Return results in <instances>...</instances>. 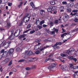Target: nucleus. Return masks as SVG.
I'll return each instance as SVG.
<instances>
[{
    "mask_svg": "<svg viewBox=\"0 0 78 78\" xmlns=\"http://www.w3.org/2000/svg\"><path fill=\"white\" fill-rule=\"evenodd\" d=\"M11 44V41H10L7 43H3L2 42L1 44V47H4L5 48H7L9 47L10 44Z\"/></svg>",
    "mask_w": 78,
    "mask_h": 78,
    "instance_id": "obj_1",
    "label": "nucleus"
},
{
    "mask_svg": "<svg viewBox=\"0 0 78 78\" xmlns=\"http://www.w3.org/2000/svg\"><path fill=\"white\" fill-rule=\"evenodd\" d=\"M75 51V49L74 48H73V49L71 50H68L66 51L65 52V53H66L69 55H72V52H73V51Z\"/></svg>",
    "mask_w": 78,
    "mask_h": 78,
    "instance_id": "obj_2",
    "label": "nucleus"
},
{
    "mask_svg": "<svg viewBox=\"0 0 78 78\" xmlns=\"http://www.w3.org/2000/svg\"><path fill=\"white\" fill-rule=\"evenodd\" d=\"M54 8L57 9V7L56 6L54 7L51 5L49 6V8L47 10L48 12H50V11H54V10H55V9H54Z\"/></svg>",
    "mask_w": 78,
    "mask_h": 78,
    "instance_id": "obj_3",
    "label": "nucleus"
},
{
    "mask_svg": "<svg viewBox=\"0 0 78 78\" xmlns=\"http://www.w3.org/2000/svg\"><path fill=\"white\" fill-rule=\"evenodd\" d=\"M5 49H3L0 51L1 53H3L2 54V56H7L8 55V51H5Z\"/></svg>",
    "mask_w": 78,
    "mask_h": 78,
    "instance_id": "obj_4",
    "label": "nucleus"
},
{
    "mask_svg": "<svg viewBox=\"0 0 78 78\" xmlns=\"http://www.w3.org/2000/svg\"><path fill=\"white\" fill-rule=\"evenodd\" d=\"M14 49L13 48H12L10 49L8 52V54H9L10 56H12L13 55V52H14Z\"/></svg>",
    "mask_w": 78,
    "mask_h": 78,
    "instance_id": "obj_5",
    "label": "nucleus"
},
{
    "mask_svg": "<svg viewBox=\"0 0 78 78\" xmlns=\"http://www.w3.org/2000/svg\"><path fill=\"white\" fill-rule=\"evenodd\" d=\"M56 65V64L52 63L51 66H49L48 67V69H51L54 68V67H55Z\"/></svg>",
    "mask_w": 78,
    "mask_h": 78,
    "instance_id": "obj_6",
    "label": "nucleus"
},
{
    "mask_svg": "<svg viewBox=\"0 0 78 78\" xmlns=\"http://www.w3.org/2000/svg\"><path fill=\"white\" fill-rule=\"evenodd\" d=\"M11 35L9 37V38H10V40H12V39H14L15 36L12 35V34L14 32L13 30H11Z\"/></svg>",
    "mask_w": 78,
    "mask_h": 78,
    "instance_id": "obj_7",
    "label": "nucleus"
},
{
    "mask_svg": "<svg viewBox=\"0 0 78 78\" xmlns=\"http://www.w3.org/2000/svg\"><path fill=\"white\" fill-rule=\"evenodd\" d=\"M25 55L27 56H28L33 55V52L31 51H26Z\"/></svg>",
    "mask_w": 78,
    "mask_h": 78,
    "instance_id": "obj_8",
    "label": "nucleus"
},
{
    "mask_svg": "<svg viewBox=\"0 0 78 78\" xmlns=\"http://www.w3.org/2000/svg\"><path fill=\"white\" fill-rule=\"evenodd\" d=\"M30 16L31 15H30L29 16V14L28 13L26 14L24 17L23 18V20H25V19H28V17H29V18L30 19Z\"/></svg>",
    "mask_w": 78,
    "mask_h": 78,
    "instance_id": "obj_9",
    "label": "nucleus"
},
{
    "mask_svg": "<svg viewBox=\"0 0 78 78\" xmlns=\"http://www.w3.org/2000/svg\"><path fill=\"white\" fill-rule=\"evenodd\" d=\"M75 74L73 75V77L74 78H78V75L77 74L78 73V71L75 72Z\"/></svg>",
    "mask_w": 78,
    "mask_h": 78,
    "instance_id": "obj_10",
    "label": "nucleus"
},
{
    "mask_svg": "<svg viewBox=\"0 0 78 78\" xmlns=\"http://www.w3.org/2000/svg\"><path fill=\"white\" fill-rule=\"evenodd\" d=\"M45 11L44 10H40V14H41V16L43 15V13H45Z\"/></svg>",
    "mask_w": 78,
    "mask_h": 78,
    "instance_id": "obj_11",
    "label": "nucleus"
},
{
    "mask_svg": "<svg viewBox=\"0 0 78 78\" xmlns=\"http://www.w3.org/2000/svg\"><path fill=\"white\" fill-rule=\"evenodd\" d=\"M61 68L63 70H66V69H67V66L66 65L62 66Z\"/></svg>",
    "mask_w": 78,
    "mask_h": 78,
    "instance_id": "obj_12",
    "label": "nucleus"
},
{
    "mask_svg": "<svg viewBox=\"0 0 78 78\" xmlns=\"http://www.w3.org/2000/svg\"><path fill=\"white\" fill-rule=\"evenodd\" d=\"M66 35H67V33H65L61 35V37H62V39H63V38H64V36H66Z\"/></svg>",
    "mask_w": 78,
    "mask_h": 78,
    "instance_id": "obj_13",
    "label": "nucleus"
},
{
    "mask_svg": "<svg viewBox=\"0 0 78 78\" xmlns=\"http://www.w3.org/2000/svg\"><path fill=\"white\" fill-rule=\"evenodd\" d=\"M25 35H21L18 37V38L19 39H20L22 38H23V37H25Z\"/></svg>",
    "mask_w": 78,
    "mask_h": 78,
    "instance_id": "obj_14",
    "label": "nucleus"
},
{
    "mask_svg": "<svg viewBox=\"0 0 78 78\" xmlns=\"http://www.w3.org/2000/svg\"><path fill=\"white\" fill-rule=\"evenodd\" d=\"M7 27H8L7 29H9V27H10V26L11 25V23H10L9 22H7Z\"/></svg>",
    "mask_w": 78,
    "mask_h": 78,
    "instance_id": "obj_15",
    "label": "nucleus"
},
{
    "mask_svg": "<svg viewBox=\"0 0 78 78\" xmlns=\"http://www.w3.org/2000/svg\"><path fill=\"white\" fill-rule=\"evenodd\" d=\"M20 34V33L19 32V33L18 34H17V32L16 31L14 34V36H16V37H17Z\"/></svg>",
    "mask_w": 78,
    "mask_h": 78,
    "instance_id": "obj_16",
    "label": "nucleus"
},
{
    "mask_svg": "<svg viewBox=\"0 0 78 78\" xmlns=\"http://www.w3.org/2000/svg\"><path fill=\"white\" fill-rule=\"evenodd\" d=\"M51 5H54L55 4V1L52 0L50 2Z\"/></svg>",
    "mask_w": 78,
    "mask_h": 78,
    "instance_id": "obj_17",
    "label": "nucleus"
},
{
    "mask_svg": "<svg viewBox=\"0 0 78 78\" xmlns=\"http://www.w3.org/2000/svg\"><path fill=\"white\" fill-rule=\"evenodd\" d=\"M33 59H34V58H27V61H30V62L33 61Z\"/></svg>",
    "mask_w": 78,
    "mask_h": 78,
    "instance_id": "obj_18",
    "label": "nucleus"
},
{
    "mask_svg": "<svg viewBox=\"0 0 78 78\" xmlns=\"http://www.w3.org/2000/svg\"><path fill=\"white\" fill-rule=\"evenodd\" d=\"M70 32H68L67 33V34H69L68 35V37H68V39H70V37H71V35L70 34Z\"/></svg>",
    "mask_w": 78,
    "mask_h": 78,
    "instance_id": "obj_19",
    "label": "nucleus"
},
{
    "mask_svg": "<svg viewBox=\"0 0 78 78\" xmlns=\"http://www.w3.org/2000/svg\"><path fill=\"white\" fill-rule=\"evenodd\" d=\"M30 5L31 7H32V8H34L35 7V6L34 5V3L33 2H31L30 3Z\"/></svg>",
    "mask_w": 78,
    "mask_h": 78,
    "instance_id": "obj_20",
    "label": "nucleus"
},
{
    "mask_svg": "<svg viewBox=\"0 0 78 78\" xmlns=\"http://www.w3.org/2000/svg\"><path fill=\"white\" fill-rule=\"evenodd\" d=\"M44 23H45V21L44 20H42L40 22V25H42V24H44Z\"/></svg>",
    "mask_w": 78,
    "mask_h": 78,
    "instance_id": "obj_21",
    "label": "nucleus"
},
{
    "mask_svg": "<svg viewBox=\"0 0 78 78\" xmlns=\"http://www.w3.org/2000/svg\"><path fill=\"white\" fill-rule=\"evenodd\" d=\"M38 49H39V46L37 45L34 47V50H37Z\"/></svg>",
    "mask_w": 78,
    "mask_h": 78,
    "instance_id": "obj_22",
    "label": "nucleus"
},
{
    "mask_svg": "<svg viewBox=\"0 0 78 78\" xmlns=\"http://www.w3.org/2000/svg\"><path fill=\"white\" fill-rule=\"evenodd\" d=\"M25 61V59H21L19 60L18 62H23Z\"/></svg>",
    "mask_w": 78,
    "mask_h": 78,
    "instance_id": "obj_23",
    "label": "nucleus"
},
{
    "mask_svg": "<svg viewBox=\"0 0 78 78\" xmlns=\"http://www.w3.org/2000/svg\"><path fill=\"white\" fill-rule=\"evenodd\" d=\"M68 19L64 17V16H63V20H64V22H66V21H67V20H68Z\"/></svg>",
    "mask_w": 78,
    "mask_h": 78,
    "instance_id": "obj_24",
    "label": "nucleus"
},
{
    "mask_svg": "<svg viewBox=\"0 0 78 78\" xmlns=\"http://www.w3.org/2000/svg\"><path fill=\"white\" fill-rule=\"evenodd\" d=\"M52 40H53V39L51 37H49L47 39V41L49 42H51Z\"/></svg>",
    "mask_w": 78,
    "mask_h": 78,
    "instance_id": "obj_25",
    "label": "nucleus"
},
{
    "mask_svg": "<svg viewBox=\"0 0 78 78\" xmlns=\"http://www.w3.org/2000/svg\"><path fill=\"white\" fill-rule=\"evenodd\" d=\"M58 45H59L58 42H56L55 44H54V45L52 46V47L54 48V47H55L56 46H57Z\"/></svg>",
    "mask_w": 78,
    "mask_h": 78,
    "instance_id": "obj_26",
    "label": "nucleus"
},
{
    "mask_svg": "<svg viewBox=\"0 0 78 78\" xmlns=\"http://www.w3.org/2000/svg\"><path fill=\"white\" fill-rule=\"evenodd\" d=\"M63 17H65V18L68 19H69V16H68L67 14H65Z\"/></svg>",
    "mask_w": 78,
    "mask_h": 78,
    "instance_id": "obj_27",
    "label": "nucleus"
},
{
    "mask_svg": "<svg viewBox=\"0 0 78 78\" xmlns=\"http://www.w3.org/2000/svg\"><path fill=\"white\" fill-rule=\"evenodd\" d=\"M72 10H71V9L69 8L68 9H66V11L68 12H70Z\"/></svg>",
    "mask_w": 78,
    "mask_h": 78,
    "instance_id": "obj_28",
    "label": "nucleus"
},
{
    "mask_svg": "<svg viewBox=\"0 0 78 78\" xmlns=\"http://www.w3.org/2000/svg\"><path fill=\"white\" fill-rule=\"evenodd\" d=\"M4 61H5V62L6 63H7L9 61V58H6L4 60Z\"/></svg>",
    "mask_w": 78,
    "mask_h": 78,
    "instance_id": "obj_29",
    "label": "nucleus"
},
{
    "mask_svg": "<svg viewBox=\"0 0 78 78\" xmlns=\"http://www.w3.org/2000/svg\"><path fill=\"white\" fill-rule=\"evenodd\" d=\"M12 60L10 61L9 62L8 65V66H11V64H12Z\"/></svg>",
    "mask_w": 78,
    "mask_h": 78,
    "instance_id": "obj_30",
    "label": "nucleus"
},
{
    "mask_svg": "<svg viewBox=\"0 0 78 78\" xmlns=\"http://www.w3.org/2000/svg\"><path fill=\"white\" fill-rule=\"evenodd\" d=\"M31 69H32V68L31 67L30 68L29 67H27L25 68V69L26 70H30Z\"/></svg>",
    "mask_w": 78,
    "mask_h": 78,
    "instance_id": "obj_31",
    "label": "nucleus"
},
{
    "mask_svg": "<svg viewBox=\"0 0 78 78\" xmlns=\"http://www.w3.org/2000/svg\"><path fill=\"white\" fill-rule=\"evenodd\" d=\"M35 32H36V31L34 30H31L30 31V34H33Z\"/></svg>",
    "mask_w": 78,
    "mask_h": 78,
    "instance_id": "obj_32",
    "label": "nucleus"
},
{
    "mask_svg": "<svg viewBox=\"0 0 78 78\" xmlns=\"http://www.w3.org/2000/svg\"><path fill=\"white\" fill-rule=\"evenodd\" d=\"M53 23H54L53 22H51L50 23V25H51L50 26L51 28V27H53Z\"/></svg>",
    "mask_w": 78,
    "mask_h": 78,
    "instance_id": "obj_33",
    "label": "nucleus"
},
{
    "mask_svg": "<svg viewBox=\"0 0 78 78\" xmlns=\"http://www.w3.org/2000/svg\"><path fill=\"white\" fill-rule=\"evenodd\" d=\"M40 52H41V51H37L35 52V54H36V55H39V54L40 53Z\"/></svg>",
    "mask_w": 78,
    "mask_h": 78,
    "instance_id": "obj_34",
    "label": "nucleus"
},
{
    "mask_svg": "<svg viewBox=\"0 0 78 78\" xmlns=\"http://www.w3.org/2000/svg\"><path fill=\"white\" fill-rule=\"evenodd\" d=\"M16 51L17 52H18V51H20V48H17L16 49Z\"/></svg>",
    "mask_w": 78,
    "mask_h": 78,
    "instance_id": "obj_35",
    "label": "nucleus"
},
{
    "mask_svg": "<svg viewBox=\"0 0 78 78\" xmlns=\"http://www.w3.org/2000/svg\"><path fill=\"white\" fill-rule=\"evenodd\" d=\"M51 60V58H48L46 59L44 61L45 62H46L47 61H49V60Z\"/></svg>",
    "mask_w": 78,
    "mask_h": 78,
    "instance_id": "obj_36",
    "label": "nucleus"
},
{
    "mask_svg": "<svg viewBox=\"0 0 78 78\" xmlns=\"http://www.w3.org/2000/svg\"><path fill=\"white\" fill-rule=\"evenodd\" d=\"M6 63L5 62V60L2 61L1 62V64H2V65H3L4 64H6Z\"/></svg>",
    "mask_w": 78,
    "mask_h": 78,
    "instance_id": "obj_37",
    "label": "nucleus"
},
{
    "mask_svg": "<svg viewBox=\"0 0 78 78\" xmlns=\"http://www.w3.org/2000/svg\"><path fill=\"white\" fill-rule=\"evenodd\" d=\"M36 20V22H35V24H36V25H37V22H40V21H39V19H37Z\"/></svg>",
    "mask_w": 78,
    "mask_h": 78,
    "instance_id": "obj_38",
    "label": "nucleus"
},
{
    "mask_svg": "<svg viewBox=\"0 0 78 78\" xmlns=\"http://www.w3.org/2000/svg\"><path fill=\"white\" fill-rule=\"evenodd\" d=\"M72 60H73V61H74L75 62H76V61H77V59L76 58H74V57H73Z\"/></svg>",
    "mask_w": 78,
    "mask_h": 78,
    "instance_id": "obj_39",
    "label": "nucleus"
},
{
    "mask_svg": "<svg viewBox=\"0 0 78 78\" xmlns=\"http://www.w3.org/2000/svg\"><path fill=\"white\" fill-rule=\"evenodd\" d=\"M55 23V24H58V20H56L54 22Z\"/></svg>",
    "mask_w": 78,
    "mask_h": 78,
    "instance_id": "obj_40",
    "label": "nucleus"
},
{
    "mask_svg": "<svg viewBox=\"0 0 78 78\" xmlns=\"http://www.w3.org/2000/svg\"><path fill=\"white\" fill-rule=\"evenodd\" d=\"M70 67L71 68V69H72V68H74V66H73V64H71L70 65Z\"/></svg>",
    "mask_w": 78,
    "mask_h": 78,
    "instance_id": "obj_41",
    "label": "nucleus"
},
{
    "mask_svg": "<svg viewBox=\"0 0 78 78\" xmlns=\"http://www.w3.org/2000/svg\"><path fill=\"white\" fill-rule=\"evenodd\" d=\"M62 4H63V5H67V3L66 1L63 2H62Z\"/></svg>",
    "mask_w": 78,
    "mask_h": 78,
    "instance_id": "obj_42",
    "label": "nucleus"
},
{
    "mask_svg": "<svg viewBox=\"0 0 78 78\" xmlns=\"http://www.w3.org/2000/svg\"><path fill=\"white\" fill-rule=\"evenodd\" d=\"M73 58V57L72 56H69L68 57L69 59H71V60H72Z\"/></svg>",
    "mask_w": 78,
    "mask_h": 78,
    "instance_id": "obj_43",
    "label": "nucleus"
},
{
    "mask_svg": "<svg viewBox=\"0 0 78 78\" xmlns=\"http://www.w3.org/2000/svg\"><path fill=\"white\" fill-rule=\"evenodd\" d=\"M72 12H73L76 13L78 12V10H74L72 11Z\"/></svg>",
    "mask_w": 78,
    "mask_h": 78,
    "instance_id": "obj_44",
    "label": "nucleus"
},
{
    "mask_svg": "<svg viewBox=\"0 0 78 78\" xmlns=\"http://www.w3.org/2000/svg\"><path fill=\"white\" fill-rule=\"evenodd\" d=\"M40 40H39V39H36L35 40V42H40L41 41Z\"/></svg>",
    "mask_w": 78,
    "mask_h": 78,
    "instance_id": "obj_45",
    "label": "nucleus"
},
{
    "mask_svg": "<svg viewBox=\"0 0 78 78\" xmlns=\"http://www.w3.org/2000/svg\"><path fill=\"white\" fill-rule=\"evenodd\" d=\"M51 33V34H55V31H52Z\"/></svg>",
    "mask_w": 78,
    "mask_h": 78,
    "instance_id": "obj_46",
    "label": "nucleus"
},
{
    "mask_svg": "<svg viewBox=\"0 0 78 78\" xmlns=\"http://www.w3.org/2000/svg\"><path fill=\"white\" fill-rule=\"evenodd\" d=\"M30 18L29 17L28 18V19L27 20H26V22L25 23H27V22H28V21H29L30 20Z\"/></svg>",
    "mask_w": 78,
    "mask_h": 78,
    "instance_id": "obj_47",
    "label": "nucleus"
},
{
    "mask_svg": "<svg viewBox=\"0 0 78 78\" xmlns=\"http://www.w3.org/2000/svg\"><path fill=\"white\" fill-rule=\"evenodd\" d=\"M53 30L56 31V32H58V30L57 29H55V28H53Z\"/></svg>",
    "mask_w": 78,
    "mask_h": 78,
    "instance_id": "obj_48",
    "label": "nucleus"
},
{
    "mask_svg": "<svg viewBox=\"0 0 78 78\" xmlns=\"http://www.w3.org/2000/svg\"><path fill=\"white\" fill-rule=\"evenodd\" d=\"M61 56H63V57H64V56H66V55L62 54H61Z\"/></svg>",
    "mask_w": 78,
    "mask_h": 78,
    "instance_id": "obj_49",
    "label": "nucleus"
},
{
    "mask_svg": "<svg viewBox=\"0 0 78 78\" xmlns=\"http://www.w3.org/2000/svg\"><path fill=\"white\" fill-rule=\"evenodd\" d=\"M53 55H54V54L53 53H51V55H50L48 57H51V56H53Z\"/></svg>",
    "mask_w": 78,
    "mask_h": 78,
    "instance_id": "obj_50",
    "label": "nucleus"
},
{
    "mask_svg": "<svg viewBox=\"0 0 78 78\" xmlns=\"http://www.w3.org/2000/svg\"><path fill=\"white\" fill-rule=\"evenodd\" d=\"M74 22H78V19L76 18L74 20Z\"/></svg>",
    "mask_w": 78,
    "mask_h": 78,
    "instance_id": "obj_51",
    "label": "nucleus"
},
{
    "mask_svg": "<svg viewBox=\"0 0 78 78\" xmlns=\"http://www.w3.org/2000/svg\"><path fill=\"white\" fill-rule=\"evenodd\" d=\"M60 10H63V9H64V7H63V6H61L60 8Z\"/></svg>",
    "mask_w": 78,
    "mask_h": 78,
    "instance_id": "obj_52",
    "label": "nucleus"
},
{
    "mask_svg": "<svg viewBox=\"0 0 78 78\" xmlns=\"http://www.w3.org/2000/svg\"><path fill=\"white\" fill-rule=\"evenodd\" d=\"M38 28L40 30V29H41V28H42V26H38Z\"/></svg>",
    "mask_w": 78,
    "mask_h": 78,
    "instance_id": "obj_53",
    "label": "nucleus"
},
{
    "mask_svg": "<svg viewBox=\"0 0 78 78\" xmlns=\"http://www.w3.org/2000/svg\"><path fill=\"white\" fill-rule=\"evenodd\" d=\"M30 27H31V25L30 24H29L27 26V28H30Z\"/></svg>",
    "mask_w": 78,
    "mask_h": 78,
    "instance_id": "obj_54",
    "label": "nucleus"
},
{
    "mask_svg": "<svg viewBox=\"0 0 78 78\" xmlns=\"http://www.w3.org/2000/svg\"><path fill=\"white\" fill-rule=\"evenodd\" d=\"M8 3V0H4V2L3 3L5 4V3Z\"/></svg>",
    "mask_w": 78,
    "mask_h": 78,
    "instance_id": "obj_55",
    "label": "nucleus"
},
{
    "mask_svg": "<svg viewBox=\"0 0 78 78\" xmlns=\"http://www.w3.org/2000/svg\"><path fill=\"white\" fill-rule=\"evenodd\" d=\"M22 28L20 27L19 29V33H20V32L21 31H22Z\"/></svg>",
    "mask_w": 78,
    "mask_h": 78,
    "instance_id": "obj_56",
    "label": "nucleus"
},
{
    "mask_svg": "<svg viewBox=\"0 0 78 78\" xmlns=\"http://www.w3.org/2000/svg\"><path fill=\"white\" fill-rule=\"evenodd\" d=\"M8 6H11L12 5V3H8Z\"/></svg>",
    "mask_w": 78,
    "mask_h": 78,
    "instance_id": "obj_57",
    "label": "nucleus"
},
{
    "mask_svg": "<svg viewBox=\"0 0 78 78\" xmlns=\"http://www.w3.org/2000/svg\"><path fill=\"white\" fill-rule=\"evenodd\" d=\"M76 31H77V30H76V29L73 30L72 31V32L73 33V32H76Z\"/></svg>",
    "mask_w": 78,
    "mask_h": 78,
    "instance_id": "obj_58",
    "label": "nucleus"
},
{
    "mask_svg": "<svg viewBox=\"0 0 78 78\" xmlns=\"http://www.w3.org/2000/svg\"><path fill=\"white\" fill-rule=\"evenodd\" d=\"M73 69H78V66H74Z\"/></svg>",
    "mask_w": 78,
    "mask_h": 78,
    "instance_id": "obj_59",
    "label": "nucleus"
},
{
    "mask_svg": "<svg viewBox=\"0 0 78 78\" xmlns=\"http://www.w3.org/2000/svg\"><path fill=\"white\" fill-rule=\"evenodd\" d=\"M56 48L57 49H58L59 48H60V47L58 46H56Z\"/></svg>",
    "mask_w": 78,
    "mask_h": 78,
    "instance_id": "obj_60",
    "label": "nucleus"
},
{
    "mask_svg": "<svg viewBox=\"0 0 78 78\" xmlns=\"http://www.w3.org/2000/svg\"><path fill=\"white\" fill-rule=\"evenodd\" d=\"M22 22H21L19 24V26H21L22 25Z\"/></svg>",
    "mask_w": 78,
    "mask_h": 78,
    "instance_id": "obj_61",
    "label": "nucleus"
},
{
    "mask_svg": "<svg viewBox=\"0 0 78 78\" xmlns=\"http://www.w3.org/2000/svg\"><path fill=\"white\" fill-rule=\"evenodd\" d=\"M13 72H17V70L16 69L14 68L13 70Z\"/></svg>",
    "mask_w": 78,
    "mask_h": 78,
    "instance_id": "obj_62",
    "label": "nucleus"
},
{
    "mask_svg": "<svg viewBox=\"0 0 78 78\" xmlns=\"http://www.w3.org/2000/svg\"><path fill=\"white\" fill-rule=\"evenodd\" d=\"M47 25H45V24H44L43 25V27H47Z\"/></svg>",
    "mask_w": 78,
    "mask_h": 78,
    "instance_id": "obj_63",
    "label": "nucleus"
},
{
    "mask_svg": "<svg viewBox=\"0 0 78 78\" xmlns=\"http://www.w3.org/2000/svg\"><path fill=\"white\" fill-rule=\"evenodd\" d=\"M76 19H78V14L76 15Z\"/></svg>",
    "mask_w": 78,
    "mask_h": 78,
    "instance_id": "obj_64",
    "label": "nucleus"
}]
</instances>
